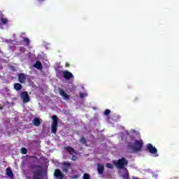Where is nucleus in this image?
<instances>
[{"mask_svg": "<svg viewBox=\"0 0 179 179\" xmlns=\"http://www.w3.org/2000/svg\"><path fill=\"white\" fill-rule=\"evenodd\" d=\"M30 169L31 170H36V169H38L36 171H34L33 175V179H41V176H43V166H38V165H31Z\"/></svg>", "mask_w": 179, "mask_h": 179, "instance_id": "obj_1", "label": "nucleus"}, {"mask_svg": "<svg viewBox=\"0 0 179 179\" xmlns=\"http://www.w3.org/2000/svg\"><path fill=\"white\" fill-rule=\"evenodd\" d=\"M113 164L120 170H124L125 166H128V161L125 158H122L117 161H114Z\"/></svg>", "mask_w": 179, "mask_h": 179, "instance_id": "obj_2", "label": "nucleus"}, {"mask_svg": "<svg viewBox=\"0 0 179 179\" xmlns=\"http://www.w3.org/2000/svg\"><path fill=\"white\" fill-rule=\"evenodd\" d=\"M52 122L51 124V132L52 134H57L58 129V116L53 115L52 116Z\"/></svg>", "mask_w": 179, "mask_h": 179, "instance_id": "obj_3", "label": "nucleus"}, {"mask_svg": "<svg viewBox=\"0 0 179 179\" xmlns=\"http://www.w3.org/2000/svg\"><path fill=\"white\" fill-rule=\"evenodd\" d=\"M143 150V140H135V153H141Z\"/></svg>", "mask_w": 179, "mask_h": 179, "instance_id": "obj_4", "label": "nucleus"}, {"mask_svg": "<svg viewBox=\"0 0 179 179\" xmlns=\"http://www.w3.org/2000/svg\"><path fill=\"white\" fill-rule=\"evenodd\" d=\"M146 149L150 153L155 155V157H157L159 156V154H157V148L153 146V145L148 143L146 145Z\"/></svg>", "mask_w": 179, "mask_h": 179, "instance_id": "obj_5", "label": "nucleus"}, {"mask_svg": "<svg viewBox=\"0 0 179 179\" xmlns=\"http://www.w3.org/2000/svg\"><path fill=\"white\" fill-rule=\"evenodd\" d=\"M127 149L130 153H135V138L131 137V142L127 143Z\"/></svg>", "mask_w": 179, "mask_h": 179, "instance_id": "obj_6", "label": "nucleus"}, {"mask_svg": "<svg viewBox=\"0 0 179 179\" xmlns=\"http://www.w3.org/2000/svg\"><path fill=\"white\" fill-rule=\"evenodd\" d=\"M20 98L23 103H29V101H30V96H29V93L26 91H24L20 94Z\"/></svg>", "mask_w": 179, "mask_h": 179, "instance_id": "obj_7", "label": "nucleus"}, {"mask_svg": "<svg viewBox=\"0 0 179 179\" xmlns=\"http://www.w3.org/2000/svg\"><path fill=\"white\" fill-rule=\"evenodd\" d=\"M63 78H64L66 80H69L70 79H73V78L75 77L73 76V74H72V73H71L68 70H66L63 71Z\"/></svg>", "mask_w": 179, "mask_h": 179, "instance_id": "obj_8", "label": "nucleus"}, {"mask_svg": "<svg viewBox=\"0 0 179 179\" xmlns=\"http://www.w3.org/2000/svg\"><path fill=\"white\" fill-rule=\"evenodd\" d=\"M54 176L57 179H64V173L61 172V170L59 169H57L55 171Z\"/></svg>", "mask_w": 179, "mask_h": 179, "instance_id": "obj_9", "label": "nucleus"}, {"mask_svg": "<svg viewBox=\"0 0 179 179\" xmlns=\"http://www.w3.org/2000/svg\"><path fill=\"white\" fill-rule=\"evenodd\" d=\"M64 150L68 152L69 155H71V156H73V155H76V151L75 150V149H73V148L71 146L64 147Z\"/></svg>", "mask_w": 179, "mask_h": 179, "instance_id": "obj_10", "label": "nucleus"}, {"mask_svg": "<svg viewBox=\"0 0 179 179\" xmlns=\"http://www.w3.org/2000/svg\"><path fill=\"white\" fill-rule=\"evenodd\" d=\"M70 167H71V163L64 162L63 163V167H62L63 173H68V171L69 170Z\"/></svg>", "mask_w": 179, "mask_h": 179, "instance_id": "obj_11", "label": "nucleus"}, {"mask_svg": "<svg viewBox=\"0 0 179 179\" xmlns=\"http://www.w3.org/2000/svg\"><path fill=\"white\" fill-rule=\"evenodd\" d=\"M59 93L60 96H62L64 99H65V100H69V95H68V94H66L65 91H64V90L59 89Z\"/></svg>", "mask_w": 179, "mask_h": 179, "instance_id": "obj_12", "label": "nucleus"}, {"mask_svg": "<svg viewBox=\"0 0 179 179\" xmlns=\"http://www.w3.org/2000/svg\"><path fill=\"white\" fill-rule=\"evenodd\" d=\"M18 80L20 83H26V75L24 73H20L18 75Z\"/></svg>", "mask_w": 179, "mask_h": 179, "instance_id": "obj_13", "label": "nucleus"}, {"mask_svg": "<svg viewBox=\"0 0 179 179\" xmlns=\"http://www.w3.org/2000/svg\"><path fill=\"white\" fill-rule=\"evenodd\" d=\"M97 171L100 176L104 173V166L101 164H98Z\"/></svg>", "mask_w": 179, "mask_h": 179, "instance_id": "obj_14", "label": "nucleus"}, {"mask_svg": "<svg viewBox=\"0 0 179 179\" xmlns=\"http://www.w3.org/2000/svg\"><path fill=\"white\" fill-rule=\"evenodd\" d=\"M6 176H8V177H9V178H13L14 177L13 171H12V169H10V168H7L6 169Z\"/></svg>", "mask_w": 179, "mask_h": 179, "instance_id": "obj_15", "label": "nucleus"}, {"mask_svg": "<svg viewBox=\"0 0 179 179\" xmlns=\"http://www.w3.org/2000/svg\"><path fill=\"white\" fill-rule=\"evenodd\" d=\"M34 68L41 71V69H43V64H41V62L37 61L36 64H34Z\"/></svg>", "mask_w": 179, "mask_h": 179, "instance_id": "obj_16", "label": "nucleus"}, {"mask_svg": "<svg viewBox=\"0 0 179 179\" xmlns=\"http://www.w3.org/2000/svg\"><path fill=\"white\" fill-rule=\"evenodd\" d=\"M32 124L34 125V127H40V125H41V122L38 117H36L33 120Z\"/></svg>", "mask_w": 179, "mask_h": 179, "instance_id": "obj_17", "label": "nucleus"}, {"mask_svg": "<svg viewBox=\"0 0 179 179\" xmlns=\"http://www.w3.org/2000/svg\"><path fill=\"white\" fill-rule=\"evenodd\" d=\"M124 174L122 175V178L123 179H129V173L128 172V169H124L123 170Z\"/></svg>", "mask_w": 179, "mask_h": 179, "instance_id": "obj_18", "label": "nucleus"}, {"mask_svg": "<svg viewBox=\"0 0 179 179\" xmlns=\"http://www.w3.org/2000/svg\"><path fill=\"white\" fill-rule=\"evenodd\" d=\"M14 89L17 90V92L22 90V85L20 83H15L14 85Z\"/></svg>", "mask_w": 179, "mask_h": 179, "instance_id": "obj_19", "label": "nucleus"}, {"mask_svg": "<svg viewBox=\"0 0 179 179\" xmlns=\"http://www.w3.org/2000/svg\"><path fill=\"white\" fill-rule=\"evenodd\" d=\"M80 143H83V145H85V146H87V141L86 140V138L84 136H82L80 138Z\"/></svg>", "mask_w": 179, "mask_h": 179, "instance_id": "obj_20", "label": "nucleus"}, {"mask_svg": "<svg viewBox=\"0 0 179 179\" xmlns=\"http://www.w3.org/2000/svg\"><path fill=\"white\" fill-rule=\"evenodd\" d=\"M80 178V174H75L70 176V179H78Z\"/></svg>", "mask_w": 179, "mask_h": 179, "instance_id": "obj_21", "label": "nucleus"}, {"mask_svg": "<svg viewBox=\"0 0 179 179\" xmlns=\"http://www.w3.org/2000/svg\"><path fill=\"white\" fill-rule=\"evenodd\" d=\"M83 179H90L92 178V176H90V174L85 173L83 176Z\"/></svg>", "mask_w": 179, "mask_h": 179, "instance_id": "obj_22", "label": "nucleus"}, {"mask_svg": "<svg viewBox=\"0 0 179 179\" xmlns=\"http://www.w3.org/2000/svg\"><path fill=\"white\" fill-rule=\"evenodd\" d=\"M135 137L136 139H141V133H139V131H135Z\"/></svg>", "mask_w": 179, "mask_h": 179, "instance_id": "obj_23", "label": "nucleus"}, {"mask_svg": "<svg viewBox=\"0 0 179 179\" xmlns=\"http://www.w3.org/2000/svg\"><path fill=\"white\" fill-rule=\"evenodd\" d=\"M24 43H25V44L27 45H30V40L29 39V38H24Z\"/></svg>", "mask_w": 179, "mask_h": 179, "instance_id": "obj_24", "label": "nucleus"}, {"mask_svg": "<svg viewBox=\"0 0 179 179\" xmlns=\"http://www.w3.org/2000/svg\"><path fill=\"white\" fill-rule=\"evenodd\" d=\"M111 113V110L109 109H106L104 111V115H106V117H108V115H110V113Z\"/></svg>", "mask_w": 179, "mask_h": 179, "instance_id": "obj_25", "label": "nucleus"}, {"mask_svg": "<svg viewBox=\"0 0 179 179\" xmlns=\"http://www.w3.org/2000/svg\"><path fill=\"white\" fill-rule=\"evenodd\" d=\"M1 22L3 24H6L8 23V19L6 18H1Z\"/></svg>", "mask_w": 179, "mask_h": 179, "instance_id": "obj_26", "label": "nucleus"}, {"mask_svg": "<svg viewBox=\"0 0 179 179\" xmlns=\"http://www.w3.org/2000/svg\"><path fill=\"white\" fill-rule=\"evenodd\" d=\"M20 52H26V48H24V47H20L19 49Z\"/></svg>", "mask_w": 179, "mask_h": 179, "instance_id": "obj_27", "label": "nucleus"}, {"mask_svg": "<svg viewBox=\"0 0 179 179\" xmlns=\"http://www.w3.org/2000/svg\"><path fill=\"white\" fill-rule=\"evenodd\" d=\"M21 152L23 155H26L27 153V149L22 148H21Z\"/></svg>", "mask_w": 179, "mask_h": 179, "instance_id": "obj_28", "label": "nucleus"}, {"mask_svg": "<svg viewBox=\"0 0 179 179\" xmlns=\"http://www.w3.org/2000/svg\"><path fill=\"white\" fill-rule=\"evenodd\" d=\"M106 167L108 169H114V166H113V164H110V163L106 164Z\"/></svg>", "mask_w": 179, "mask_h": 179, "instance_id": "obj_29", "label": "nucleus"}, {"mask_svg": "<svg viewBox=\"0 0 179 179\" xmlns=\"http://www.w3.org/2000/svg\"><path fill=\"white\" fill-rule=\"evenodd\" d=\"M71 160H73V162H76V160H78V157L73 155V157H71Z\"/></svg>", "mask_w": 179, "mask_h": 179, "instance_id": "obj_30", "label": "nucleus"}, {"mask_svg": "<svg viewBox=\"0 0 179 179\" xmlns=\"http://www.w3.org/2000/svg\"><path fill=\"white\" fill-rule=\"evenodd\" d=\"M80 99H83L85 97V93H80Z\"/></svg>", "mask_w": 179, "mask_h": 179, "instance_id": "obj_31", "label": "nucleus"}, {"mask_svg": "<svg viewBox=\"0 0 179 179\" xmlns=\"http://www.w3.org/2000/svg\"><path fill=\"white\" fill-rule=\"evenodd\" d=\"M31 159H35L36 160H38V157H37L36 156H31Z\"/></svg>", "mask_w": 179, "mask_h": 179, "instance_id": "obj_32", "label": "nucleus"}, {"mask_svg": "<svg viewBox=\"0 0 179 179\" xmlns=\"http://www.w3.org/2000/svg\"><path fill=\"white\" fill-rule=\"evenodd\" d=\"M38 1V2H44V1H45V0H37Z\"/></svg>", "mask_w": 179, "mask_h": 179, "instance_id": "obj_33", "label": "nucleus"}, {"mask_svg": "<svg viewBox=\"0 0 179 179\" xmlns=\"http://www.w3.org/2000/svg\"><path fill=\"white\" fill-rule=\"evenodd\" d=\"M66 68L69 67V64L66 63Z\"/></svg>", "mask_w": 179, "mask_h": 179, "instance_id": "obj_34", "label": "nucleus"}, {"mask_svg": "<svg viewBox=\"0 0 179 179\" xmlns=\"http://www.w3.org/2000/svg\"><path fill=\"white\" fill-rule=\"evenodd\" d=\"M59 73H62V71H59Z\"/></svg>", "mask_w": 179, "mask_h": 179, "instance_id": "obj_35", "label": "nucleus"}, {"mask_svg": "<svg viewBox=\"0 0 179 179\" xmlns=\"http://www.w3.org/2000/svg\"><path fill=\"white\" fill-rule=\"evenodd\" d=\"M128 135H129V136H131V134H129Z\"/></svg>", "mask_w": 179, "mask_h": 179, "instance_id": "obj_36", "label": "nucleus"}, {"mask_svg": "<svg viewBox=\"0 0 179 179\" xmlns=\"http://www.w3.org/2000/svg\"><path fill=\"white\" fill-rule=\"evenodd\" d=\"M135 179H139L138 178H136Z\"/></svg>", "mask_w": 179, "mask_h": 179, "instance_id": "obj_37", "label": "nucleus"}, {"mask_svg": "<svg viewBox=\"0 0 179 179\" xmlns=\"http://www.w3.org/2000/svg\"><path fill=\"white\" fill-rule=\"evenodd\" d=\"M132 179H135V178H134V177H133V178H132Z\"/></svg>", "mask_w": 179, "mask_h": 179, "instance_id": "obj_38", "label": "nucleus"}, {"mask_svg": "<svg viewBox=\"0 0 179 179\" xmlns=\"http://www.w3.org/2000/svg\"><path fill=\"white\" fill-rule=\"evenodd\" d=\"M0 127H1V124H0Z\"/></svg>", "mask_w": 179, "mask_h": 179, "instance_id": "obj_39", "label": "nucleus"}]
</instances>
